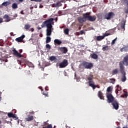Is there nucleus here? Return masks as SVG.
<instances>
[{
	"mask_svg": "<svg viewBox=\"0 0 128 128\" xmlns=\"http://www.w3.org/2000/svg\"><path fill=\"white\" fill-rule=\"evenodd\" d=\"M54 19L53 18H51L48 19L46 21L43 22L42 25V28H47L46 30V36H52V25L54 24Z\"/></svg>",
	"mask_w": 128,
	"mask_h": 128,
	"instance_id": "nucleus-1",
	"label": "nucleus"
},
{
	"mask_svg": "<svg viewBox=\"0 0 128 128\" xmlns=\"http://www.w3.org/2000/svg\"><path fill=\"white\" fill-rule=\"evenodd\" d=\"M120 72L123 76L122 78V80L123 82H124L126 80V73L124 66L120 64Z\"/></svg>",
	"mask_w": 128,
	"mask_h": 128,
	"instance_id": "nucleus-2",
	"label": "nucleus"
},
{
	"mask_svg": "<svg viewBox=\"0 0 128 128\" xmlns=\"http://www.w3.org/2000/svg\"><path fill=\"white\" fill-rule=\"evenodd\" d=\"M88 80H89L88 84L90 86H91V88H92L93 90H96V88H98V86L94 85V76L93 75H90L88 77Z\"/></svg>",
	"mask_w": 128,
	"mask_h": 128,
	"instance_id": "nucleus-3",
	"label": "nucleus"
},
{
	"mask_svg": "<svg viewBox=\"0 0 128 128\" xmlns=\"http://www.w3.org/2000/svg\"><path fill=\"white\" fill-rule=\"evenodd\" d=\"M12 52L14 56H16V58H22L24 57V55H22L21 54H22V52H24L22 50H20V53H18V50H16V49H14Z\"/></svg>",
	"mask_w": 128,
	"mask_h": 128,
	"instance_id": "nucleus-4",
	"label": "nucleus"
},
{
	"mask_svg": "<svg viewBox=\"0 0 128 128\" xmlns=\"http://www.w3.org/2000/svg\"><path fill=\"white\" fill-rule=\"evenodd\" d=\"M81 66L86 70H92L94 68V64L92 63L84 62Z\"/></svg>",
	"mask_w": 128,
	"mask_h": 128,
	"instance_id": "nucleus-5",
	"label": "nucleus"
},
{
	"mask_svg": "<svg viewBox=\"0 0 128 128\" xmlns=\"http://www.w3.org/2000/svg\"><path fill=\"white\" fill-rule=\"evenodd\" d=\"M83 16H84L85 18H87V20H88L89 22H96V16H90V14L89 13L84 14Z\"/></svg>",
	"mask_w": 128,
	"mask_h": 128,
	"instance_id": "nucleus-6",
	"label": "nucleus"
},
{
	"mask_svg": "<svg viewBox=\"0 0 128 128\" xmlns=\"http://www.w3.org/2000/svg\"><path fill=\"white\" fill-rule=\"evenodd\" d=\"M106 96L108 99L107 102L108 104H112V102H114L116 100L114 99V96H112V94H107Z\"/></svg>",
	"mask_w": 128,
	"mask_h": 128,
	"instance_id": "nucleus-7",
	"label": "nucleus"
},
{
	"mask_svg": "<svg viewBox=\"0 0 128 128\" xmlns=\"http://www.w3.org/2000/svg\"><path fill=\"white\" fill-rule=\"evenodd\" d=\"M116 16V14L112 12H109L108 14H106L104 16V20H110L112 18Z\"/></svg>",
	"mask_w": 128,
	"mask_h": 128,
	"instance_id": "nucleus-8",
	"label": "nucleus"
},
{
	"mask_svg": "<svg viewBox=\"0 0 128 128\" xmlns=\"http://www.w3.org/2000/svg\"><path fill=\"white\" fill-rule=\"evenodd\" d=\"M60 68H64L68 66V62L66 60H64L60 64Z\"/></svg>",
	"mask_w": 128,
	"mask_h": 128,
	"instance_id": "nucleus-9",
	"label": "nucleus"
},
{
	"mask_svg": "<svg viewBox=\"0 0 128 128\" xmlns=\"http://www.w3.org/2000/svg\"><path fill=\"white\" fill-rule=\"evenodd\" d=\"M112 106H113L114 108V110H118V108H120V104H118V101H116V100L114 102L112 103Z\"/></svg>",
	"mask_w": 128,
	"mask_h": 128,
	"instance_id": "nucleus-10",
	"label": "nucleus"
},
{
	"mask_svg": "<svg viewBox=\"0 0 128 128\" xmlns=\"http://www.w3.org/2000/svg\"><path fill=\"white\" fill-rule=\"evenodd\" d=\"M59 50L64 54H68V48L65 47L60 48H59Z\"/></svg>",
	"mask_w": 128,
	"mask_h": 128,
	"instance_id": "nucleus-11",
	"label": "nucleus"
},
{
	"mask_svg": "<svg viewBox=\"0 0 128 128\" xmlns=\"http://www.w3.org/2000/svg\"><path fill=\"white\" fill-rule=\"evenodd\" d=\"M26 38V36L22 35L20 38H17L16 40V41L17 42H22L24 40V39Z\"/></svg>",
	"mask_w": 128,
	"mask_h": 128,
	"instance_id": "nucleus-12",
	"label": "nucleus"
},
{
	"mask_svg": "<svg viewBox=\"0 0 128 128\" xmlns=\"http://www.w3.org/2000/svg\"><path fill=\"white\" fill-rule=\"evenodd\" d=\"M84 18H78V22H80V24H83V22H86L87 20V18H84V16H83Z\"/></svg>",
	"mask_w": 128,
	"mask_h": 128,
	"instance_id": "nucleus-13",
	"label": "nucleus"
},
{
	"mask_svg": "<svg viewBox=\"0 0 128 128\" xmlns=\"http://www.w3.org/2000/svg\"><path fill=\"white\" fill-rule=\"evenodd\" d=\"M34 120V118L33 116H31L30 115H29L28 116V118H26V122H32Z\"/></svg>",
	"mask_w": 128,
	"mask_h": 128,
	"instance_id": "nucleus-14",
	"label": "nucleus"
},
{
	"mask_svg": "<svg viewBox=\"0 0 128 128\" xmlns=\"http://www.w3.org/2000/svg\"><path fill=\"white\" fill-rule=\"evenodd\" d=\"M54 44L55 46H56V44L58 46H60V44H62V41H60V40L56 39L54 40Z\"/></svg>",
	"mask_w": 128,
	"mask_h": 128,
	"instance_id": "nucleus-15",
	"label": "nucleus"
},
{
	"mask_svg": "<svg viewBox=\"0 0 128 128\" xmlns=\"http://www.w3.org/2000/svg\"><path fill=\"white\" fill-rule=\"evenodd\" d=\"M98 98H100V100H104V94H102V92L101 91H99L98 93Z\"/></svg>",
	"mask_w": 128,
	"mask_h": 128,
	"instance_id": "nucleus-16",
	"label": "nucleus"
},
{
	"mask_svg": "<svg viewBox=\"0 0 128 128\" xmlns=\"http://www.w3.org/2000/svg\"><path fill=\"white\" fill-rule=\"evenodd\" d=\"M124 4H126V8H125L124 12L126 14H128V0H124Z\"/></svg>",
	"mask_w": 128,
	"mask_h": 128,
	"instance_id": "nucleus-17",
	"label": "nucleus"
},
{
	"mask_svg": "<svg viewBox=\"0 0 128 128\" xmlns=\"http://www.w3.org/2000/svg\"><path fill=\"white\" fill-rule=\"evenodd\" d=\"M4 19L6 20V22H8L10 20V16L6 14L4 16Z\"/></svg>",
	"mask_w": 128,
	"mask_h": 128,
	"instance_id": "nucleus-18",
	"label": "nucleus"
},
{
	"mask_svg": "<svg viewBox=\"0 0 128 128\" xmlns=\"http://www.w3.org/2000/svg\"><path fill=\"white\" fill-rule=\"evenodd\" d=\"M50 62H56L58 60V58H56V57L54 56H52L50 57Z\"/></svg>",
	"mask_w": 128,
	"mask_h": 128,
	"instance_id": "nucleus-19",
	"label": "nucleus"
},
{
	"mask_svg": "<svg viewBox=\"0 0 128 128\" xmlns=\"http://www.w3.org/2000/svg\"><path fill=\"white\" fill-rule=\"evenodd\" d=\"M116 80L114 78H111L109 80L108 82L109 84H115Z\"/></svg>",
	"mask_w": 128,
	"mask_h": 128,
	"instance_id": "nucleus-20",
	"label": "nucleus"
},
{
	"mask_svg": "<svg viewBox=\"0 0 128 128\" xmlns=\"http://www.w3.org/2000/svg\"><path fill=\"white\" fill-rule=\"evenodd\" d=\"M116 88V92L117 94H118V92H120V90H122V87H120V85H118Z\"/></svg>",
	"mask_w": 128,
	"mask_h": 128,
	"instance_id": "nucleus-21",
	"label": "nucleus"
},
{
	"mask_svg": "<svg viewBox=\"0 0 128 128\" xmlns=\"http://www.w3.org/2000/svg\"><path fill=\"white\" fill-rule=\"evenodd\" d=\"M91 58H93V60H98V56L96 54H93L91 56Z\"/></svg>",
	"mask_w": 128,
	"mask_h": 128,
	"instance_id": "nucleus-22",
	"label": "nucleus"
},
{
	"mask_svg": "<svg viewBox=\"0 0 128 128\" xmlns=\"http://www.w3.org/2000/svg\"><path fill=\"white\" fill-rule=\"evenodd\" d=\"M121 28L122 30H124V28H126V21H122L121 22Z\"/></svg>",
	"mask_w": 128,
	"mask_h": 128,
	"instance_id": "nucleus-23",
	"label": "nucleus"
},
{
	"mask_svg": "<svg viewBox=\"0 0 128 128\" xmlns=\"http://www.w3.org/2000/svg\"><path fill=\"white\" fill-rule=\"evenodd\" d=\"M18 62H19V64H20V66H24V64L26 65V61L24 60V62H23L22 61H20V60H18Z\"/></svg>",
	"mask_w": 128,
	"mask_h": 128,
	"instance_id": "nucleus-24",
	"label": "nucleus"
},
{
	"mask_svg": "<svg viewBox=\"0 0 128 128\" xmlns=\"http://www.w3.org/2000/svg\"><path fill=\"white\" fill-rule=\"evenodd\" d=\"M118 74V69H115L112 72V76H116Z\"/></svg>",
	"mask_w": 128,
	"mask_h": 128,
	"instance_id": "nucleus-25",
	"label": "nucleus"
},
{
	"mask_svg": "<svg viewBox=\"0 0 128 128\" xmlns=\"http://www.w3.org/2000/svg\"><path fill=\"white\" fill-rule=\"evenodd\" d=\"M104 38V37L103 36H98L97 37L96 40L98 42H100V40H102Z\"/></svg>",
	"mask_w": 128,
	"mask_h": 128,
	"instance_id": "nucleus-26",
	"label": "nucleus"
},
{
	"mask_svg": "<svg viewBox=\"0 0 128 128\" xmlns=\"http://www.w3.org/2000/svg\"><path fill=\"white\" fill-rule=\"evenodd\" d=\"M102 50L103 52H108V50H110V47L108 46L103 47Z\"/></svg>",
	"mask_w": 128,
	"mask_h": 128,
	"instance_id": "nucleus-27",
	"label": "nucleus"
},
{
	"mask_svg": "<svg viewBox=\"0 0 128 128\" xmlns=\"http://www.w3.org/2000/svg\"><path fill=\"white\" fill-rule=\"evenodd\" d=\"M49 36H48L46 38V44H50V42H52V38H50V37H48Z\"/></svg>",
	"mask_w": 128,
	"mask_h": 128,
	"instance_id": "nucleus-28",
	"label": "nucleus"
},
{
	"mask_svg": "<svg viewBox=\"0 0 128 128\" xmlns=\"http://www.w3.org/2000/svg\"><path fill=\"white\" fill-rule=\"evenodd\" d=\"M12 8L13 10H16V8H18V4H14L12 6Z\"/></svg>",
	"mask_w": 128,
	"mask_h": 128,
	"instance_id": "nucleus-29",
	"label": "nucleus"
},
{
	"mask_svg": "<svg viewBox=\"0 0 128 128\" xmlns=\"http://www.w3.org/2000/svg\"><path fill=\"white\" fill-rule=\"evenodd\" d=\"M31 26H30V24H26L25 25L24 28L26 30H28L30 28Z\"/></svg>",
	"mask_w": 128,
	"mask_h": 128,
	"instance_id": "nucleus-30",
	"label": "nucleus"
},
{
	"mask_svg": "<svg viewBox=\"0 0 128 128\" xmlns=\"http://www.w3.org/2000/svg\"><path fill=\"white\" fill-rule=\"evenodd\" d=\"M10 2H4V3L2 4V6H10Z\"/></svg>",
	"mask_w": 128,
	"mask_h": 128,
	"instance_id": "nucleus-31",
	"label": "nucleus"
},
{
	"mask_svg": "<svg viewBox=\"0 0 128 128\" xmlns=\"http://www.w3.org/2000/svg\"><path fill=\"white\" fill-rule=\"evenodd\" d=\"M118 40V38H116L115 40H113L112 42L111 43L112 46H114V44H116V42Z\"/></svg>",
	"mask_w": 128,
	"mask_h": 128,
	"instance_id": "nucleus-32",
	"label": "nucleus"
},
{
	"mask_svg": "<svg viewBox=\"0 0 128 128\" xmlns=\"http://www.w3.org/2000/svg\"><path fill=\"white\" fill-rule=\"evenodd\" d=\"M128 93L121 96V98H128Z\"/></svg>",
	"mask_w": 128,
	"mask_h": 128,
	"instance_id": "nucleus-33",
	"label": "nucleus"
},
{
	"mask_svg": "<svg viewBox=\"0 0 128 128\" xmlns=\"http://www.w3.org/2000/svg\"><path fill=\"white\" fill-rule=\"evenodd\" d=\"M14 114H13L12 113L10 112V113L8 114V118H10L14 117Z\"/></svg>",
	"mask_w": 128,
	"mask_h": 128,
	"instance_id": "nucleus-34",
	"label": "nucleus"
},
{
	"mask_svg": "<svg viewBox=\"0 0 128 128\" xmlns=\"http://www.w3.org/2000/svg\"><path fill=\"white\" fill-rule=\"evenodd\" d=\"M42 94H43V96H44L46 98H48V92H44Z\"/></svg>",
	"mask_w": 128,
	"mask_h": 128,
	"instance_id": "nucleus-35",
	"label": "nucleus"
},
{
	"mask_svg": "<svg viewBox=\"0 0 128 128\" xmlns=\"http://www.w3.org/2000/svg\"><path fill=\"white\" fill-rule=\"evenodd\" d=\"M62 6V3L60 2H59L56 4L57 8H60V6Z\"/></svg>",
	"mask_w": 128,
	"mask_h": 128,
	"instance_id": "nucleus-36",
	"label": "nucleus"
},
{
	"mask_svg": "<svg viewBox=\"0 0 128 128\" xmlns=\"http://www.w3.org/2000/svg\"><path fill=\"white\" fill-rule=\"evenodd\" d=\"M70 33V30L68 29H66L64 30V34H66V35Z\"/></svg>",
	"mask_w": 128,
	"mask_h": 128,
	"instance_id": "nucleus-37",
	"label": "nucleus"
},
{
	"mask_svg": "<svg viewBox=\"0 0 128 128\" xmlns=\"http://www.w3.org/2000/svg\"><path fill=\"white\" fill-rule=\"evenodd\" d=\"M46 48H47V50H50L52 48V46H50V45L48 44L46 45Z\"/></svg>",
	"mask_w": 128,
	"mask_h": 128,
	"instance_id": "nucleus-38",
	"label": "nucleus"
},
{
	"mask_svg": "<svg viewBox=\"0 0 128 128\" xmlns=\"http://www.w3.org/2000/svg\"><path fill=\"white\" fill-rule=\"evenodd\" d=\"M108 92H112V87H108L107 89Z\"/></svg>",
	"mask_w": 128,
	"mask_h": 128,
	"instance_id": "nucleus-39",
	"label": "nucleus"
},
{
	"mask_svg": "<svg viewBox=\"0 0 128 128\" xmlns=\"http://www.w3.org/2000/svg\"><path fill=\"white\" fill-rule=\"evenodd\" d=\"M31 2H42V0H30Z\"/></svg>",
	"mask_w": 128,
	"mask_h": 128,
	"instance_id": "nucleus-40",
	"label": "nucleus"
},
{
	"mask_svg": "<svg viewBox=\"0 0 128 128\" xmlns=\"http://www.w3.org/2000/svg\"><path fill=\"white\" fill-rule=\"evenodd\" d=\"M12 118H16V120H18V117L16 116V114H14Z\"/></svg>",
	"mask_w": 128,
	"mask_h": 128,
	"instance_id": "nucleus-41",
	"label": "nucleus"
},
{
	"mask_svg": "<svg viewBox=\"0 0 128 128\" xmlns=\"http://www.w3.org/2000/svg\"><path fill=\"white\" fill-rule=\"evenodd\" d=\"M111 36L110 33L105 34H104V38H106V36Z\"/></svg>",
	"mask_w": 128,
	"mask_h": 128,
	"instance_id": "nucleus-42",
	"label": "nucleus"
},
{
	"mask_svg": "<svg viewBox=\"0 0 128 128\" xmlns=\"http://www.w3.org/2000/svg\"><path fill=\"white\" fill-rule=\"evenodd\" d=\"M43 128H52V125L50 124L46 127H44Z\"/></svg>",
	"mask_w": 128,
	"mask_h": 128,
	"instance_id": "nucleus-43",
	"label": "nucleus"
},
{
	"mask_svg": "<svg viewBox=\"0 0 128 128\" xmlns=\"http://www.w3.org/2000/svg\"><path fill=\"white\" fill-rule=\"evenodd\" d=\"M124 52H128V47H124Z\"/></svg>",
	"mask_w": 128,
	"mask_h": 128,
	"instance_id": "nucleus-44",
	"label": "nucleus"
},
{
	"mask_svg": "<svg viewBox=\"0 0 128 128\" xmlns=\"http://www.w3.org/2000/svg\"><path fill=\"white\" fill-rule=\"evenodd\" d=\"M2 62H4V66H6V62H8V60H2Z\"/></svg>",
	"mask_w": 128,
	"mask_h": 128,
	"instance_id": "nucleus-45",
	"label": "nucleus"
},
{
	"mask_svg": "<svg viewBox=\"0 0 128 128\" xmlns=\"http://www.w3.org/2000/svg\"><path fill=\"white\" fill-rule=\"evenodd\" d=\"M52 8H58V6H56V4H53L52 5Z\"/></svg>",
	"mask_w": 128,
	"mask_h": 128,
	"instance_id": "nucleus-46",
	"label": "nucleus"
},
{
	"mask_svg": "<svg viewBox=\"0 0 128 128\" xmlns=\"http://www.w3.org/2000/svg\"><path fill=\"white\" fill-rule=\"evenodd\" d=\"M30 31L32 32H34V28H32Z\"/></svg>",
	"mask_w": 128,
	"mask_h": 128,
	"instance_id": "nucleus-47",
	"label": "nucleus"
},
{
	"mask_svg": "<svg viewBox=\"0 0 128 128\" xmlns=\"http://www.w3.org/2000/svg\"><path fill=\"white\" fill-rule=\"evenodd\" d=\"M46 92H48V86H46L45 88Z\"/></svg>",
	"mask_w": 128,
	"mask_h": 128,
	"instance_id": "nucleus-48",
	"label": "nucleus"
},
{
	"mask_svg": "<svg viewBox=\"0 0 128 128\" xmlns=\"http://www.w3.org/2000/svg\"><path fill=\"white\" fill-rule=\"evenodd\" d=\"M84 34V30L80 31V34Z\"/></svg>",
	"mask_w": 128,
	"mask_h": 128,
	"instance_id": "nucleus-49",
	"label": "nucleus"
},
{
	"mask_svg": "<svg viewBox=\"0 0 128 128\" xmlns=\"http://www.w3.org/2000/svg\"><path fill=\"white\" fill-rule=\"evenodd\" d=\"M30 114H34V111H32L31 112H30L29 113Z\"/></svg>",
	"mask_w": 128,
	"mask_h": 128,
	"instance_id": "nucleus-50",
	"label": "nucleus"
},
{
	"mask_svg": "<svg viewBox=\"0 0 128 128\" xmlns=\"http://www.w3.org/2000/svg\"><path fill=\"white\" fill-rule=\"evenodd\" d=\"M3 20H2V18H0V24H2V23L3 22Z\"/></svg>",
	"mask_w": 128,
	"mask_h": 128,
	"instance_id": "nucleus-51",
	"label": "nucleus"
},
{
	"mask_svg": "<svg viewBox=\"0 0 128 128\" xmlns=\"http://www.w3.org/2000/svg\"><path fill=\"white\" fill-rule=\"evenodd\" d=\"M60 2H66V0H60Z\"/></svg>",
	"mask_w": 128,
	"mask_h": 128,
	"instance_id": "nucleus-52",
	"label": "nucleus"
},
{
	"mask_svg": "<svg viewBox=\"0 0 128 128\" xmlns=\"http://www.w3.org/2000/svg\"><path fill=\"white\" fill-rule=\"evenodd\" d=\"M120 52H124V48H122L120 50Z\"/></svg>",
	"mask_w": 128,
	"mask_h": 128,
	"instance_id": "nucleus-53",
	"label": "nucleus"
},
{
	"mask_svg": "<svg viewBox=\"0 0 128 128\" xmlns=\"http://www.w3.org/2000/svg\"><path fill=\"white\" fill-rule=\"evenodd\" d=\"M48 120L46 122H44V125L45 126H48Z\"/></svg>",
	"mask_w": 128,
	"mask_h": 128,
	"instance_id": "nucleus-54",
	"label": "nucleus"
},
{
	"mask_svg": "<svg viewBox=\"0 0 128 128\" xmlns=\"http://www.w3.org/2000/svg\"><path fill=\"white\" fill-rule=\"evenodd\" d=\"M39 88L42 90V92H44V89H42V87H40Z\"/></svg>",
	"mask_w": 128,
	"mask_h": 128,
	"instance_id": "nucleus-55",
	"label": "nucleus"
},
{
	"mask_svg": "<svg viewBox=\"0 0 128 128\" xmlns=\"http://www.w3.org/2000/svg\"><path fill=\"white\" fill-rule=\"evenodd\" d=\"M44 18H48V15H45L44 16Z\"/></svg>",
	"mask_w": 128,
	"mask_h": 128,
	"instance_id": "nucleus-56",
	"label": "nucleus"
},
{
	"mask_svg": "<svg viewBox=\"0 0 128 128\" xmlns=\"http://www.w3.org/2000/svg\"><path fill=\"white\" fill-rule=\"evenodd\" d=\"M38 30H42V28L38 27Z\"/></svg>",
	"mask_w": 128,
	"mask_h": 128,
	"instance_id": "nucleus-57",
	"label": "nucleus"
},
{
	"mask_svg": "<svg viewBox=\"0 0 128 128\" xmlns=\"http://www.w3.org/2000/svg\"><path fill=\"white\" fill-rule=\"evenodd\" d=\"M44 8V6L40 5V8Z\"/></svg>",
	"mask_w": 128,
	"mask_h": 128,
	"instance_id": "nucleus-58",
	"label": "nucleus"
},
{
	"mask_svg": "<svg viewBox=\"0 0 128 128\" xmlns=\"http://www.w3.org/2000/svg\"><path fill=\"white\" fill-rule=\"evenodd\" d=\"M13 112H14V114H16V110H13Z\"/></svg>",
	"mask_w": 128,
	"mask_h": 128,
	"instance_id": "nucleus-59",
	"label": "nucleus"
},
{
	"mask_svg": "<svg viewBox=\"0 0 128 128\" xmlns=\"http://www.w3.org/2000/svg\"><path fill=\"white\" fill-rule=\"evenodd\" d=\"M2 124V122L0 121V124Z\"/></svg>",
	"mask_w": 128,
	"mask_h": 128,
	"instance_id": "nucleus-60",
	"label": "nucleus"
},
{
	"mask_svg": "<svg viewBox=\"0 0 128 128\" xmlns=\"http://www.w3.org/2000/svg\"><path fill=\"white\" fill-rule=\"evenodd\" d=\"M123 128H128V127H124Z\"/></svg>",
	"mask_w": 128,
	"mask_h": 128,
	"instance_id": "nucleus-61",
	"label": "nucleus"
},
{
	"mask_svg": "<svg viewBox=\"0 0 128 128\" xmlns=\"http://www.w3.org/2000/svg\"><path fill=\"white\" fill-rule=\"evenodd\" d=\"M120 128V127H118V128Z\"/></svg>",
	"mask_w": 128,
	"mask_h": 128,
	"instance_id": "nucleus-62",
	"label": "nucleus"
},
{
	"mask_svg": "<svg viewBox=\"0 0 128 128\" xmlns=\"http://www.w3.org/2000/svg\"><path fill=\"white\" fill-rule=\"evenodd\" d=\"M54 128H56V126H54Z\"/></svg>",
	"mask_w": 128,
	"mask_h": 128,
	"instance_id": "nucleus-63",
	"label": "nucleus"
}]
</instances>
